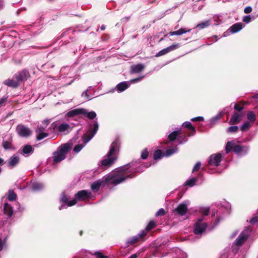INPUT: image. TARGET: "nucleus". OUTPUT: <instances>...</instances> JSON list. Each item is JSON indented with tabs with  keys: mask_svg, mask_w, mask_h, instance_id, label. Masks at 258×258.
<instances>
[{
	"mask_svg": "<svg viewBox=\"0 0 258 258\" xmlns=\"http://www.w3.org/2000/svg\"><path fill=\"white\" fill-rule=\"evenodd\" d=\"M167 52L166 51V49L165 48H164L162 50H161L160 51H159L156 54V57H159V56H161L162 55H163L165 54H167Z\"/></svg>",
	"mask_w": 258,
	"mask_h": 258,
	"instance_id": "4d7b16f0",
	"label": "nucleus"
},
{
	"mask_svg": "<svg viewBox=\"0 0 258 258\" xmlns=\"http://www.w3.org/2000/svg\"><path fill=\"white\" fill-rule=\"evenodd\" d=\"M14 211L13 207L9 204L6 203L4 206V213L8 216V218H10L13 215Z\"/></svg>",
	"mask_w": 258,
	"mask_h": 258,
	"instance_id": "5701e85b",
	"label": "nucleus"
},
{
	"mask_svg": "<svg viewBox=\"0 0 258 258\" xmlns=\"http://www.w3.org/2000/svg\"><path fill=\"white\" fill-rule=\"evenodd\" d=\"M175 211L179 215L181 216L184 215L186 213L187 211V205L184 203H182L179 204L178 206V207L175 209Z\"/></svg>",
	"mask_w": 258,
	"mask_h": 258,
	"instance_id": "4be33fe9",
	"label": "nucleus"
},
{
	"mask_svg": "<svg viewBox=\"0 0 258 258\" xmlns=\"http://www.w3.org/2000/svg\"><path fill=\"white\" fill-rule=\"evenodd\" d=\"M190 31H191V29L186 30L185 28H181L180 29H179L178 30L169 32L167 34V35H168L169 36H173V35H181L184 33L189 32Z\"/></svg>",
	"mask_w": 258,
	"mask_h": 258,
	"instance_id": "a878e982",
	"label": "nucleus"
},
{
	"mask_svg": "<svg viewBox=\"0 0 258 258\" xmlns=\"http://www.w3.org/2000/svg\"><path fill=\"white\" fill-rule=\"evenodd\" d=\"M82 108H76L68 111L67 113V116L72 117L78 115L82 114Z\"/></svg>",
	"mask_w": 258,
	"mask_h": 258,
	"instance_id": "cd10ccee",
	"label": "nucleus"
},
{
	"mask_svg": "<svg viewBox=\"0 0 258 258\" xmlns=\"http://www.w3.org/2000/svg\"><path fill=\"white\" fill-rule=\"evenodd\" d=\"M252 228L250 226L245 227L240 233L238 237L233 242L232 247L242 246L246 241L248 237L252 234Z\"/></svg>",
	"mask_w": 258,
	"mask_h": 258,
	"instance_id": "0eeeda50",
	"label": "nucleus"
},
{
	"mask_svg": "<svg viewBox=\"0 0 258 258\" xmlns=\"http://www.w3.org/2000/svg\"><path fill=\"white\" fill-rule=\"evenodd\" d=\"M35 132L36 133V139L38 141H40L48 136L47 132H39L37 131H35Z\"/></svg>",
	"mask_w": 258,
	"mask_h": 258,
	"instance_id": "2f4dec72",
	"label": "nucleus"
},
{
	"mask_svg": "<svg viewBox=\"0 0 258 258\" xmlns=\"http://www.w3.org/2000/svg\"><path fill=\"white\" fill-rule=\"evenodd\" d=\"M2 146L5 150H13L14 149L13 146L11 143L8 141H4Z\"/></svg>",
	"mask_w": 258,
	"mask_h": 258,
	"instance_id": "a19ab883",
	"label": "nucleus"
},
{
	"mask_svg": "<svg viewBox=\"0 0 258 258\" xmlns=\"http://www.w3.org/2000/svg\"><path fill=\"white\" fill-rule=\"evenodd\" d=\"M130 86L128 81H123L118 83L116 87L113 89L110 92H113L116 90L118 93L122 92L126 90Z\"/></svg>",
	"mask_w": 258,
	"mask_h": 258,
	"instance_id": "dca6fc26",
	"label": "nucleus"
},
{
	"mask_svg": "<svg viewBox=\"0 0 258 258\" xmlns=\"http://www.w3.org/2000/svg\"><path fill=\"white\" fill-rule=\"evenodd\" d=\"M139 238L137 235L129 238L126 242V247L129 246L130 245L133 244L139 240Z\"/></svg>",
	"mask_w": 258,
	"mask_h": 258,
	"instance_id": "72a5a7b5",
	"label": "nucleus"
},
{
	"mask_svg": "<svg viewBox=\"0 0 258 258\" xmlns=\"http://www.w3.org/2000/svg\"><path fill=\"white\" fill-rule=\"evenodd\" d=\"M144 64L141 63L132 66L131 69V72L132 74L140 73L144 70Z\"/></svg>",
	"mask_w": 258,
	"mask_h": 258,
	"instance_id": "393cba45",
	"label": "nucleus"
},
{
	"mask_svg": "<svg viewBox=\"0 0 258 258\" xmlns=\"http://www.w3.org/2000/svg\"><path fill=\"white\" fill-rule=\"evenodd\" d=\"M115 172V170L113 171L112 172L108 174V175L104 176L102 180H98L97 181H95L93 183L91 184V188L92 191H97L99 190L101 186H103L105 184L110 185L112 184L114 186L117 185V184H115L113 183H111L109 181H107V177L109 175L113 174Z\"/></svg>",
	"mask_w": 258,
	"mask_h": 258,
	"instance_id": "1a4fd4ad",
	"label": "nucleus"
},
{
	"mask_svg": "<svg viewBox=\"0 0 258 258\" xmlns=\"http://www.w3.org/2000/svg\"><path fill=\"white\" fill-rule=\"evenodd\" d=\"M165 214V211L163 208L160 209L156 213V217L164 216Z\"/></svg>",
	"mask_w": 258,
	"mask_h": 258,
	"instance_id": "6e6d98bb",
	"label": "nucleus"
},
{
	"mask_svg": "<svg viewBox=\"0 0 258 258\" xmlns=\"http://www.w3.org/2000/svg\"><path fill=\"white\" fill-rule=\"evenodd\" d=\"M82 112L81 115H83L84 117H87L90 119H95V120H94L93 123H94V121L95 120L97 121V118H96L97 114L95 111H89L87 109L82 108Z\"/></svg>",
	"mask_w": 258,
	"mask_h": 258,
	"instance_id": "f3484780",
	"label": "nucleus"
},
{
	"mask_svg": "<svg viewBox=\"0 0 258 258\" xmlns=\"http://www.w3.org/2000/svg\"><path fill=\"white\" fill-rule=\"evenodd\" d=\"M163 156H164V154H163L161 150H157L154 153V160L161 159Z\"/></svg>",
	"mask_w": 258,
	"mask_h": 258,
	"instance_id": "c9c22d12",
	"label": "nucleus"
},
{
	"mask_svg": "<svg viewBox=\"0 0 258 258\" xmlns=\"http://www.w3.org/2000/svg\"><path fill=\"white\" fill-rule=\"evenodd\" d=\"M34 149L31 145H26L22 149V154L24 157H28L34 152Z\"/></svg>",
	"mask_w": 258,
	"mask_h": 258,
	"instance_id": "6ab92c4d",
	"label": "nucleus"
},
{
	"mask_svg": "<svg viewBox=\"0 0 258 258\" xmlns=\"http://www.w3.org/2000/svg\"><path fill=\"white\" fill-rule=\"evenodd\" d=\"M225 109L224 111L219 112L216 115L213 116L210 120V124L211 126H213L221 118L223 113L225 112Z\"/></svg>",
	"mask_w": 258,
	"mask_h": 258,
	"instance_id": "bb28decb",
	"label": "nucleus"
},
{
	"mask_svg": "<svg viewBox=\"0 0 258 258\" xmlns=\"http://www.w3.org/2000/svg\"><path fill=\"white\" fill-rule=\"evenodd\" d=\"M7 240L6 238L4 239H2L0 237V252L4 249H5L7 248Z\"/></svg>",
	"mask_w": 258,
	"mask_h": 258,
	"instance_id": "37998d69",
	"label": "nucleus"
},
{
	"mask_svg": "<svg viewBox=\"0 0 258 258\" xmlns=\"http://www.w3.org/2000/svg\"><path fill=\"white\" fill-rule=\"evenodd\" d=\"M209 213V208H206L203 212V215L198 219L194 225L193 232L196 235L202 234L207 227V224L204 221Z\"/></svg>",
	"mask_w": 258,
	"mask_h": 258,
	"instance_id": "39448f33",
	"label": "nucleus"
},
{
	"mask_svg": "<svg viewBox=\"0 0 258 258\" xmlns=\"http://www.w3.org/2000/svg\"><path fill=\"white\" fill-rule=\"evenodd\" d=\"M50 119H45L42 121V124L45 126L47 127L48 124L50 123Z\"/></svg>",
	"mask_w": 258,
	"mask_h": 258,
	"instance_id": "e2e57ef3",
	"label": "nucleus"
},
{
	"mask_svg": "<svg viewBox=\"0 0 258 258\" xmlns=\"http://www.w3.org/2000/svg\"><path fill=\"white\" fill-rule=\"evenodd\" d=\"M247 119L250 122H254L256 120V115L252 111H248L246 114Z\"/></svg>",
	"mask_w": 258,
	"mask_h": 258,
	"instance_id": "f704fd0d",
	"label": "nucleus"
},
{
	"mask_svg": "<svg viewBox=\"0 0 258 258\" xmlns=\"http://www.w3.org/2000/svg\"><path fill=\"white\" fill-rule=\"evenodd\" d=\"M148 231L145 229L144 230H143L141 231L137 235V236L139 238H142L144 237L147 233Z\"/></svg>",
	"mask_w": 258,
	"mask_h": 258,
	"instance_id": "864d4df0",
	"label": "nucleus"
},
{
	"mask_svg": "<svg viewBox=\"0 0 258 258\" xmlns=\"http://www.w3.org/2000/svg\"><path fill=\"white\" fill-rule=\"evenodd\" d=\"M201 166V163L200 162H198L195 165L192 170V172L194 173L195 171H197L199 170Z\"/></svg>",
	"mask_w": 258,
	"mask_h": 258,
	"instance_id": "5fc2aeb1",
	"label": "nucleus"
},
{
	"mask_svg": "<svg viewBox=\"0 0 258 258\" xmlns=\"http://www.w3.org/2000/svg\"><path fill=\"white\" fill-rule=\"evenodd\" d=\"M210 25V22L209 20H207L204 22H202L199 24L197 25V27L199 29H203L207 27H208Z\"/></svg>",
	"mask_w": 258,
	"mask_h": 258,
	"instance_id": "ea45409f",
	"label": "nucleus"
},
{
	"mask_svg": "<svg viewBox=\"0 0 258 258\" xmlns=\"http://www.w3.org/2000/svg\"><path fill=\"white\" fill-rule=\"evenodd\" d=\"M7 100V97H3L0 99V108L4 106L5 105V103Z\"/></svg>",
	"mask_w": 258,
	"mask_h": 258,
	"instance_id": "052dcab7",
	"label": "nucleus"
},
{
	"mask_svg": "<svg viewBox=\"0 0 258 258\" xmlns=\"http://www.w3.org/2000/svg\"><path fill=\"white\" fill-rule=\"evenodd\" d=\"M156 224L153 221H151L146 227V229L149 231L152 229L155 226Z\"/></svg>",
	"mask_w": 258,
	"mask_h": 258,
	"instance_id": "49530a36",
	"label": "nucleus"
},
{
	"mask_svg": "<svg viewBox=\"0 0 258 258\" xmlns=\"http://www.w3.org/2000/svg\"><path fill=\"white\" fill-rule=\"evenodd\" d=\"M204 120V118L202 116H197L192 118L191 120L192 121H203Z\"/></svg>",
	"mask_w": 258,
	"mask_h": 258,
	"instance_id": "bf43d9fd",
	"label": "nucleus"
},
{
	"mask_svg": "<svg viewBox=\"0 0 258 258\" xmlns=\"http://www.w3.org/2000/svg\"><path fill=\"white\" fill-rule=\"evenodd\" d=\"M72 148V143L70 142L61 144L53 152L51 159L53 164H57L66 158L67 155L71 151Z\"/></svg>",
	"mask_w": 258,
	"mask_h": 258,
	"instance_id": "7ed1b4c3",
	"label": "nucleus"
},
{
	"mask_svg": "<svg viewBox=\"0 0 258 258\" xmlns=\"http://www.w3.org/2000/svg\"><path fill=\"white\" fill-rule=\"evenodd\" d=\"M18 135L22 137H28L31 134V131L23 124H19L16 127Z\"/></svg>",
	"mask_w": 258,
	"mask_h": 258,
	"instance_id": "4468645a",
	"label": "nucleus"
},
{
	"mask_svg": "<svg viewBox=\"0 0 258 258\" xmlns=\"http://www.w3.org/2000/svg\"><path fill=\"white\" fill-rule=\"evenodd\" d=\"M254 17H251L250 15H246L242 18V21L246 24H248L251 22V19H254Z\"/></svg>",
	"mask_w": 258,
	"mask_h": 258,
	"instance_id": "c03bdc74",
	"label": "nucleus"
},
{
	"mask_svg": "<svg viewBox=\"0 0 258 258\" xmlns=\"http://www.w3.org/2000/svg\"><path fill=\"white\" fill-rule=\"evenodd\" d=\"M178 151V148L177 146H176L173 148H170L168 149H167L164 153V156L168 157L172 155L177 153Z\"/></svg>",
	"mask_w": 258,
	"mask_h": 258,
	"instance_id": "7c9ffc66",
	"label": "nucleus"
},
{
	"mask_svg": "<svg viewBox=\"0 0 258 258\" xmlns=\"http://www.w3.org/2000/svg\"><path fill=\"white\" fill-rule=\"evenodd\" d=\"M17 199V195L13 190H9L8 194V199L10 201H14Z\"/></svg>",
	"mask_w": 258,
	"mask_h": 258,
	"instance_id": "e433bc0d",
	"label": "nucleus"
},
{
	"mask_svg": "<svg viewBox=\"0 0 258 258\" xmlns=\"http://www.w3.org/2000/svg\"><path fill=\"white\" fill-rule=\"evenodd\" d=\"M180 46V44L176 43V44H172L166 48H165L166 49L167 53H168L172 51H173V50L178 48Z\"/></svg>",
	"mask_w": 258,
	"mask_h": 258,
	"instance_id": "4c0bfd02",
	"label": "nucleus"
},
{
	"mask_svg": "<svg viewBox=\"0 0 258 258\" xmlns=\"http://www.w3.org/2000/svg\"><path fill=\"white\" fill-rule=\"evenodd\" d=\"M238 130V127L236 125L231 126L227 130V133H235Z\"/></svg>",
	"mask_w": 258,
	"mask_h": 258,
	"instance_id": "09e8293b",
	"label": "nucleus"
},
{
	"mask_svg": "<svg viewBox=\"0 0 258 258\" xmlns=\"http://www.w3.org/2000/svg\"><path fill=\"white\" fill-rule=\"evenodd\" d=\"M182 125L184 126L185 128H189L191 132L192 133L191 135H194L196 133V128L195 126H192L191 122L190 121H185L182 123Z\"/></svg>",
	"mask_w": 258,
	"mask_h": 258,
	"instance_id": "473e14b6",
	"label": "nucleus"
},
{
	"mask_svg": "<svg viewBox=\"0 0 258 258\" xmlns=\"http://www.w3.org/2000/svg\"><path fill=\"white\" fill-rule=\"evenodd\" d=\"M91 88V86L89 87V88L87 89V90L85 91L84 92H83L82 93V96H85V97H86V98L87 99H89V98H90L89 96V95H88V93H87V92L88 91V90H89Z\"/></svg>",
	"mask_w": 258,
	"mask_h": 258,
	"instance_id": "0e129e2a",
	"label": "nucleus"
},
{
	"mask_svg": "<svg viewBox=\"0 0 258 258\" xmlns=\"http://www.w3.org/2000/svg\"><path fill=\"white\" fill-rule=\"evenodd\" d=\"M51 126L53 129H56L59 133L64 135L69 133L71 128L70 125L67 122H63L59 124L53 122Z\"/></svg>",
	"mask_w": 258,
	"mask_h": 258,
	"instance_id": "9d476101",
	"label": "nucleus"
},
{
	"mask_svg": "<svg viewBox=\"0 0 258 258\" xmlns=\"http://www.w3.org/2000/svg\"><path fill=\"white\" fill-rule=\"evenodd\" d=\"M178 143L179 145L183 144L188 141L187 137L185 135H179L178 137Z\"/></svg>",
	"mask_w": 258,
	"mask_h": 258,
	"instance_id": "58836bf2",
	"label": "nucleus"
},
{
	"mask_svg": "<svg viewBox=\"0 0 258 258\" xmlns=\"http://www.w3.org/2000/svg\"><path fill=\"white\" fill-rule=\"evenodd\" d=\"M222 206L225 209L227 213H229L230 211L231 210V205L229 203L224 202L222 204Z\"/></svg>",
	"mask_w": 258,
	"mask_h": 258,
	"instance_id": "de8ad7c7",
	"label": "nucleus"
},
{
	"mask_svg": "<svg viewBox=\"0 0 258 258\" xmlns=\"http://www.w3.org/2000/svg\"><path fill=\"white\" fill-rule=\"evenodd\" d=\"M244 27L242 23H236L232 25L224 33V36H226L229 33L234 34L241 30Z\"/></svg>",
	"mask_w": 258,
	"mask_h": 258,
	"instance_id": "ddd939ff",
	"label": "nucleus"
},
{
	"mask_svg": "<svg viewBox=\"0 0 258 258\" xmlns=\"http://www.w3.org/2000/svg\"><path fill=\"white\" fill-rule=\"evenodd\" d=\"M4 83L8 87H12L13 88H17L20 85L18 81L16 80L14 77L12 79H9L6 80L5 81Z\"/></svg>",
	"mask_w": 258,
	"mask_h": 258,
	"instance_id": "aec40b11",
	"label": "nucleus"
},
{
	"mask_svg": "<svg viewBox=\"0 0 258 258\" xmlns=\"http://www.w3.org/2000/svg\"><path fill=\"white\" fill-rule=\"evenodd\" d=\"M92 193L88 190H81L75 194L74 196L76 204L78 201H85L90 198Z\"/></svg>",
	"mask_w": 258,
	"mask_h": 258,
	"instance_id": "9b49d317",
	"label": "nucleus"
},
{
	"mask_svg": "<svg viewBox=\"0 0 258 258\" xmlns=\"http://www.w3.org/2000/svg\"><path fill=\"white\" fill-rule=\"evenodd\" d=\"M70 69L71 68L68 66L62 68L60 70L61 77H62V78H64L66 74L69 72L70 71Z\"/></svg>",
	"mask_w": 258,
	"mask_h": 258,
	"instance_id": "79ce46f5",
	"label": "nucleus"
},
{
	"mask_svg": "<svg viewBox=\"0 0 258 258\" xmlns=\"http://www.w3.org/2000/svg\"><path fill=\"white\" fill-rule=\"evenodd\" d=\"M199 178L198 177H193L187 179L184 183V186H186L189 187L194 186L198 182Z\"/></svg>",
	"mask_w": 258,
	"mask_h": 258,
	"instance_id": "c756f323",
	"label": "nucleus"
},
{
	"mask_svg": "<svg viewBox=\"0 0 258 258\" xmlns=\"http://www.w3.org/2000/svg\"><path fill=\"white\" fill-rule=\"evenodd\" d=\"M241 116V114L238 113H234L231 117L229 123L230 124H234L237 123Z\"/></svg>",
	"mask_w": 258,
	"mask_h": 258,
	"instance_id": "c85d7f7f",
	"label": "nucleus"
},
{
	"mask_svg": "<svg viewBox=\"0 0 258 258\" xmlns=\"http://www.w3.org/2000/svg\"><path fill=\"white\" fill-rule=\"evenodd\" d=\"M30 77V74L28 70H23L15 74L14 78L20 82L26 81Z\"/></svg>",
	"mask_w": 258,
	"mask_h": 258,
	"instance_id": "2eb2a0df",
	"label": "nucleus"
},
{
	"mask_svg": "<svg viewBox=\"0 0 258 258\" xmlns=\"http://www.w3.org/2000/svg\"><path fill=\"white\" fill-rule=\"evenodd\" d=\"M232 149L234 154L241 157L248 154L250 148L248 145L236 144L234 141H228L225 146L226 153L228 154Z\"/></svg>",
	"mask_w": 258,
	"mask_h": 258,
	"instance_id": "20e7f679",
	"label": "nucleus"
},
{
	"mask_svg": "<svg viewBox=\"0 0 258 258\" xmlns=\"http://www.w3.org/2000/svg\"><path fill=\"white\" fill-rule=\"evenodd\" d=\"M223 156L221 153L211 155L209 158L208 165L218 166Z\"/></svg>",
	"mask_w": 258,
	"mask_h": 258,
	"instance_id": "f8f14e48",
	"label": "nucleus"
},
{
	"mask_svg": "<svg viewBox=\"0 0 258 258\" xmlns=\"http://www.w3.org/2000/svg\"><path fill=\"white\" fill-rule=\"evenodd\" d=\"M249 223H258V216L251 218L249 221Z\"/></svg>",
	"mask_w": 258,
	"mask_h": 258,
	"instance_id": "69168bd1",
	"label": "nucleus"
},
{
	"mask_svg": "<svg viewBox=\"0 0 258 258\" xmlns=\"http://www.w3.org/2000/svg\"><path fill=\"white\" fill-rule=\"evenodd\" d=\"M70 199V196L67 195L65 191H63L59 197V201L61 205L59 206L58 209L61 210L76 205V200L74 198L72 200Z\"/></svg>",
	"mask_w": 258,
	"mask_h": 258,
	"instance_id": "6e6552de",
	"label": "nucleus"
},
{
	"mask_svg": "<svg viewBox=\"0 0 258 258\" xmlns=\"http://www.w3.org/2000/svg\"><path fill=\"white\" fill-rule=\"evenodd\" d=\"M140 163L141 159H139L116 168L113 174L108 176L107 181L119 184L127 179L134 178L136 173L143 172L145 168L149 167L151 165L147 163Z\"/></svg>",
	"mask_w": 258,
	"mask_h": 258,
	"instance_id": "f257e3e1",
	"label": "nucleus"
},
{
	"mask_svg": "<svg viewBox=\"0 0 258 258\" xmlns=\"http://www.w3.org/2000/svg\"><path fill=\"white\" fill-rule=\"evenodd\" d=\"M94 255L96 258H107V257L102 255V253L99 251H96L94 253Z\"/></svg>",
	"mask_w": 258,
	"mask_h": 258,
	"instance_id": "13d9d810",
	"label": "nucleus"
},
{
	"mask_svg": "<svg viewBox=\"0 0 258 258\" xmlns=\"http://www.w3.org/2000/svg\"><path fill=\"white\" fill-rule=\"evenodd\" d=\"M20 162V157L18 155H14L11 156L8 161L7 166L8 167H14L16 166Z\"/></svg>",
	"mask_w": 258,
	"mask_h": 258,
	"instance_id": "a211bd4d",
	"label": "nucleus"
},
{
	"mask_svg": "<svg viewBox=\"0 0 258 258\" xmlns=\"http://www.w3.org/2000/svg\"><path fill=\"white\" fill-rule=\"evenodd\" d=\"M182 132L181 128H179L177 130L174 131L172 132H171L168 136V139L169 142H174L176 140L178 139V137L181 135Z\"/></svg>",
	"mask_w": 258,
	"mask_h": 258,
	"instance_id": "412c9836",
	"label": "nucleus"
},
{
	"mask_svg": "<svg viewBox=\"0 0 258 258\" xmlns=\"http://www.w3.org/2000/svg\"><path fill=\"white\" fill-rule=\"evenodd\" d=\"M30 187L33 191H39L43 188L44 185L42 183L39 182L31 181Z\"/></svg>",
	"mask_w": 258,
	"mask_h": 258,
	"instance_id": "b1692460",
	"label": "nucleus"
},
{
	"mask_svg": "<svg viewBox=\"0 0 258 258\" xmlns=\"http://www.w3.org/2000/svg\"><path fill=\"white\" fill-rule=\"evenodd\" d=\"M120 142L115 140L110 145V149L103 159L98 163V166L102 169L110 167L117 159L116 153L119 151Z\"/></svg>",
	"mask_w": 258,
	"mask_h": 258,
	"instance_id": "f03ea898",
	"label": "nucleus"
},
{
	"mask_svg": "<svg viewBox=\"0 0 258 258\" xmlns=\"http://www.w3.org/2000/svg\"><path fill=\"white\" fill-rule=\"evenodd\" d=\"M234 108L237 111H240L243 109V107L239 106L237 104H235Z\"/></svg>",
	"mask_w": 258,
	"mask_h": 258,
	"instance_id": "338daca9",
	"label": "nucleus"
},
{
	"mask_svg": "<svg viewBox=\"0 0 258 258\" xmlns=\"http://www.w3.org/2000/svg\"><path fill=\"white\" fill-rule=\"evenodd\" d=\"M238 233V231L237 230L235 231L232 234L231 236V238L234 237Z\"/></svg>",
	"mask_w": 258,
	"mask_h": 258,
	"instance_id": "774afa93",
	"label": "nucleus"
},
{
	"mask_svg": "<svg viewBox=\"0 0 258 258\" xmlns=\"http://www.w3.org/2000/svg\"><path fill=\"white\" fill-rule=\"evenodd\" d=\"M99 128V123L98 121H95L94 123L93 124V130L90 131V133L89 135L83 136L82 137L83 139V143L76 145L73 151L76 153H78L86 145L87 143H88L95 136L96 134L97 131Z\"/></svg>",
	"mask_w": 258,
	"mask_h": 258,
	"instance_id": "423d86ee",
	"label": "nucleus"
},
{
	"mask_svg": "<svg viewBox=\"0 0 258 258\" xmlns=\"http://www.w3.org/2000/svg\"><path fill=\"white\" fill-rule=\"evenodd\" d=\"M252 10V9L250 6H247L244 9V13L245 14H249L251 12Z\"/></svg>",
	"mask_w": 258,
	"mask_h": 258,
	"instance_id": "680f3d73",
	"label": "nucleus"
},
{
	"mask_svg": "<svg viewBox=\"0 0 258 258\" xmlns=\"http://www.w3.org/2000/svg\"><path fill=\"white\" fill-rule=\"evenodd\" d=\"M148 155H149V154H148L147 149H144L141 153V159H144V160L148 158Z\"/></svg>",
	"mask_w": 258,
	"mask_h": 258,
	"instance_id": "3c124183",
	"label": "nucleus"
},
{
	"mask_svg": "<svg viewBox=\"0 0 258 258\" xmlns=\"http://www.w3.org/2000/svg\"><path fill=\"white\" fill-rule=\"evenodd\" d=\"M144 76H140V77H138L137 78L133 79H132V80H130L128 81V82L130 83V84L131 85L132 84H135V83H138V82H140V81H141L144 78Z\"/></svg>",
	"mask_w": 258,
	"mask_h": 258,
	"instance_id": "8fccbe9b",
	"label": "nucleus"
},
{
	"mask_svg": "<svg viewBox=\"0 0 258 258\" xmlns=\"http://www.w3.org/2000/svg\"><path fill=\"white\" fill-rule=\"evenodd\" d=\"M46 127H47L46 126H45V125H44L42 124L38 125V126L35 131H37L39 132H47V130L46 129Z\"/></svg>",
	"mask_w": 258,
	"mask_h": 258,
	"instance_id": "603ef678",
	"label": "nucleus"
},
{
	"mask_svg": "<svg viewBox=\"0 0 258 258\" xmlns=\"http://www.w3.org/2000/svg\"><path fill=\"white\" fill-rule=\"evenodd\" d=\"M250 127V124L248 121H245L240 126V128L242 132L245 131Z\"/></svg>",
	"mask_w": 258,
	"mask_h": 258,
	"instance_id": "a18cd8bd",
	"label": "nucleus"
}]
</instances>
